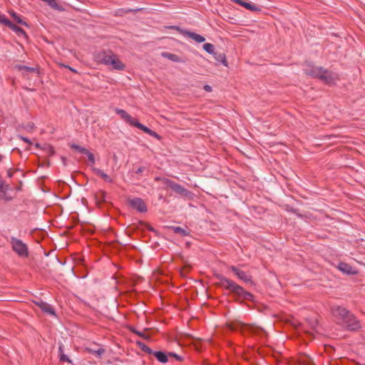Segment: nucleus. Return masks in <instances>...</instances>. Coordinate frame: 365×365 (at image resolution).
I'll list each match as a JSON object with an SVG mask.
<instances>
[{"label": "nucleus", "mask_w": 365, "mask_h": 365, "mask_svg": "<svg viewBox=\"0 0 365 365\" xmlns=\"http://www.w3.org/2000/svg\"><path fill=\"white\" fill-rule=\"evenodd\" d=\"M331 313L337 323L343 327L351 331H356L360 328L359 322L354 315L341 306H334L331 308Z\"/></svg>", "instance_id": "f257e3e1"}, {"label": "nucleus", "mask_w": 365, "mask_h": 365, "mask_svg": "<svg viewBox=\"0 0 365 365\" xmlns=\"http://www.w3.org/2000/svg\"><path fill=\"white\" fill-rule=\"evenodd\" d=\"M304 73L314 78H318L326 84H334L339 78L338 74L321 66L307 65Z\"/></svg>", "instance_id": "f03ea898"}, {"label": "nucleus", "mask_w": 365, "mask_h": 365, "mask_svg": "<svg viewBox=\"0 0 365 365\" xmlns=\"http://www.w3.org/2000/svg\"><path fill=\"white\" fill-rule=\"evenodd\" d=\"M216 277L220 281V284L226 289L235 293L243 299L254 301V296L252 294L245 291L243 287L237 284L232 280L227 279L222 274H217Z\"/></svg>", "instance_id": "7ed1b4c3"}, {"label": "nucleus", "mask_w": 365, "mask_h": 365, "mask_svg": "<svg viewBox=\"0 0 365 365\" xmlns=\"http://www.w3.org/2000/svg\"><path fill=\"white\" fill-rule=\"evenodd\" d=\"M115 112L120 115V117L125 120L127 123L129 124L139 128L140 130H143L145 133L148 134L150 136H153L157 139H160V136L155 133V131L152 130L147 126L144 125L143 124L140 123L138 120L133 118L130 115H129L125 110L120 108H115Z\"/></svg>", "instance_id": "20e7f679"}, {"label": "nucleus", "mask_w": 365, "mask_h": 365, "mask_svg": "<svg viewBox=\"0 0 365 365\" xmlns=\"http://www.w3.org/2000/svg\"><path fill=\"white\" fill-rule=\"evenodd\" d=\"M10 244L12 250L21 258H26L29 257V252L28 246L21 240L15 237H11Z\"/></svg>", "instance_id": "39448f33"}, {"label": "nucleus", "mask_w": 365, "mask_h": 365, "mask_svg": "<svg viewBox=\"0 0 365 365\" xmlns=\"http://www.w3.org/2000/svg\"><path fill=\"white\" fill-rule=\"evenodd\" d=\"M162 181L164 185L169 187L175 192L178 193L184 197H190L191 196L192 193L189 190L185 189L182 185L175 182L174 181L167 179V178L162 179Z\"/></svg>", "instance_id": "423d86ee"}, {"label": "nucleus", "mask_w": 365, "mask_h": 365, "mask_svg": "<svg viewBox=\"0 0 365 365\" xmlns=\"http://www.w3.org/2000/svg\"><path fill=\"white\" fill-rule=\"evenodd\" d=\"M170 28L172 29L177 30L178 31H179L184 36L188 37V38L192 39L193 41H195L197 43H202V42H204L205 41V38L204 36H202V35L198 34L195 33V32H192V31H190L182 29L179 26H171Z\"/></svg>", "instance_id": "0eeeda50"}, {"label": "nucleus", "mask_w": 365, "mask_h": 365, "mask_svg": "<svg viewBox=\"0 0 365 365\" xmlns=\"http://www.w3.org/2000/svg\"><path fill=\"white\" fill-rule=\"evenodd\" d=\"M114 54L111 51H101L95 53L94 59L99 63L108 66Z\"/></svg>", "instance_id": "6e6552de"}, {"label": "nucleus", "mask_w": 365, "mask_h": 365, "mask_svg": "<svg viewBox=\"0 0 365 365\" xmlns=\"http://www.w3.org/2000/svg\"><path fill=\"white\" fill-rule=\"evenodd\" d=\"M128 205L139 212H146L148 210L147 205L143 199L140 197L129 198L128 200Z\"/></svg>", "instance_id": "1a4fd4ad"}, {"label": "nucleus", "mask_w": 365, "mask_h": 365, "mask_svg": "<svg viewBox=\"0 0 365 365\" xmlns=\"http://www.w3.org/2000/svg\"><path fill=\"white\" fill-rule=\"evenodd\" d=\"M232 1L245 7L252 11H261V7L245 0H231Z\"/></svg>", "instance_id": "9d476101"}, {"label": "nucleus", "mask_w": 365, "mask_h": 365, "mask_svg": "<svg viewBox=\"0 0 365 365\" xmlns=\"http://www.w3.org/2000/svg\"><path fill=\"white\" fill-rule=\"evenodd\" d=\"M36 304L45 313L56 317V312L53 308L47 302L43 300L35 302Z\"/></svg>", "instance_id": "9b49d317"}, {"label": "nucleus", "mask_w": 365, "mask_h": 365, "mask_svg": "<svg viewBox=\"0 0 365 365\" xmlns=\"http://www.w3.org/2000/svg\"><path fill=\"white\" fill-rule=\"evenodd\" d=\"M337 268L343 273L350 275H354L357 274V270L345 262H339Z\"/></svg>", "instance_id": "f8f14e48"}, {"label": "nucleus", "mask_w": 365, "mask_h": 365, "mask_svg": "<svg viewBox=\"0 0 365 365\" xmlns=\"http://www.w3.org/2000/svg\"><path fill=\"white\" fill-rule=\"evenodd\" d=\"M108 66L118 71H123L125 68V64L118 58L116 54H114Z\"/></svg>", "instance_id": "ddd939ff"}, {"label": "nucleus", "mask_w": 365, "mask_h": 365, "mask_svg": "<svg viewBox=\"0 0 365 365\" xmlns=\"http://www.w3.org/2000/svg\"><path fill=\"white\" fill-rule=\"evenodd\" d=\"M92 170L96 173V175L101 177L105 182H109V183H112L113 182V178H111L108 175H107L103 170H101L98 168H93Z\"/></svg>", "instance_id": "4468645a"}, {"label": "nucleus", "mask_w": 365, "mask_h": 365, "mask_svg": "<svg viewBox=\"0 0 365 365\" xmlns=\"http://www.w3.org/2000/svg\"><path fill=\"white\" fill-rule=\"evenodd\" d=\"M153 354L161 363H166L168 361V355L163 351H154Z\"/></svg>", "instance_id": "2eb2a0df"}, {"label": "nucleus", "mask_w": 365, "mask_h": 365, "mask_svg": "<svg viewBox=\"0 0 365 365\" xmlns=\"http://www.w3.org/2000/svg\"><path fill=\"white\" fill-rule=\"evenodd\" d=\"M8 27H9L13 31H14L18 36H26V32L21 27L15 25L11 21L9 24Z\"/></svg>", "instance_id": "dca6fc26"}, {"label": "nucleus", "mask_w": 365, "mask_h": 365, "mask_svg": "<svg viewBox=\"0 0 365 365\" xmlns=\"http://www.w3.org/2000/svg\"><path fill=\"white\" fill-rule=\"evenodd\" d=\"M237 277L246 283L253 284L252 277L247 274L244 271L237 273Z\"/></svg>", "instance_id": "f3484780"}, {"label": "nucleus", "mask_w": 365, "mask_h": 365, "mask_svg": "<svg viewBox=\"0 0 365 365\" xmlns=\"http://www.w3.org/2000/svg\"><path fill=\"white\" fill-rule=\"evenodd\" d=\"M162 56L173 62H179L180 61L179 57L177 55L173 54V53L163 52L162 53Z\"/></svg>", "instance_id": "a211bd4d"}, {"label": "nucleus", "mask_w": 365, "mask_h": 365, "mask_svg": "<svg viewBox=\"0 0 365 365\" xmlns=\"http://www.w3.org/2000/svg\"><path fill=\"white\" fill-rule=\"evenodd\" d=\"M204 50L210 54H212L214 56L216 55L215 52V46L213 44L210 43H206L203 45Z\"/></svg>", "instance_id": "6ab92c4d"}, {"label": "nucleus", "mask_w": 365, "mask_h": 365, "mask_svg": "<svg viewBox=\"0 0 365 365\" xmlns=\"http://www.w3.org/2000/svg\"><path fill=\"white\" fill-rule=\"evenodd\" d=\"M172 229L175 233L180 234L181 236H187L189 234L186 230L181 227H173Z\"/></svg>", "instance_id": "aec40b11"}, {"label": "nucleus", "mask_w": 365, "mask_h": 365, "mask_svg": "<svg viewBox=\"0 0 365 365\" xmlns=\"http://www.w3.org/2000/svg\"><path fill=\"white\" fill-rule=\"evenodd\" d=\"M11 16L13 17L14 20L21 25L27 26V24L21 19L14 11L10 12Z\"/></svg>", "instance_id": "412c9836"}, {"label": "nucleus", "mask_w": 365, "mask_h": 365, "mask_svg": "<svg viewBox=\"0 0 365 365\" xmlns=\"http://www.w3.org/2000/svg\"><path fill=\"white\" fill-rule=\"evenodd\" d=\"M299 364L300 365H314L312 359L307 356H302L299 359Z\"/></svg>", "instance_id": "4be33fe9"}, {"label": "nucleus", "mask_w": 365, "mask_h": 365, "mask_svg": "<svg viewBox=\"0 0 365 365\" xmlns=\"http://www.w3.org/2000/svg\"><path fill=\"white\" fill-rule=\"evenodd\" d=\"M215 58L218 62H221L224 66H227V59L225 54H220L218 56L216 54Z\"/></svg>", "instance_id": "5701e85b"}, {"label": "nucleus", "mask_w": 365, "mask_h": 365, "mask_svg": "<svg viewBox=\"0 0 365 365\" xmlns=\"http://www.w3.org/2000/svg\"><path fill=\"white\" fill-rule=\"evenodd\" d=\"M16 68H17L19 71H26L27 72H34L35 71V68L33 67H29L27 66H23V65H17L15 66Z\"/></svg>", "instance_id": "b1692460"}, {"label": "nucleus", "mask_w": 365, "mask_h": 365, "mask_svg": "<svg viewBox=\"0 0 365 365\" xmlns=\"http://www.w3.org/2000/svg\"><path fill=\"white\" fill-rule=\"evenodd\" d=\"M71 148L73 149H75L78 152H79L81 153H85L86 155L88 153V152H89V150H88L86 148L81 147L80 145H76V144L71 145Z\"/></svg>", "instance_id": "393cba45"}, {"label": "nucleus", "mask_w": 365, "mask_h": 365, "mask_svg": "<svg viewBox=\"0 0 365 365\" xmlns=\"http://www.w3.org/2000/svg\"><path fill=\"white\" fill-rule=\"evenodd\" d=\"M138 344H139L140 347L141 348V349L143 351H144L145 352L148 353V354H153L154 351H153L150 347H148L145 344L139 343Z\"/></svg>", "instance_id": "a878e982"}, {"label": "nucleus", "mask_w": 365, "mask_h": 365, "mask_svg": "<svg viewBox=\"0 0 365 365\" xmlns=\"http://www.w3.org/2000/svg\"><path fill=\"white\" fill-rule=\"evenodd\" d=\"M11 21H9L4 14H0V24H2L6 26H9Z\"/></svg>", "instance_id": "bb28decb"}, {"label": "nucleus", "mask_w": 365, "mask_h": 365, "mask_svg": "<svg viewBox=\"0 0 365 365\" xmlns=\"http://www.w3.org/2000/svg\"><path fill=\"white\" fill-rule=\"evenodd\" d=\"M249 331L252 333H258L259 331H262V329L254 325L247 326Z\"/></svg>", "instance_id": "cd10ccee"}, {"label": "nucleus", "mask_w": 365, "mask_h": 365, "mask_svg": "<svg viewBox=\"0 0 365 365\" xmlns=\"http://www.w3.org/2000/svg\"><path fill=\"white\" fill-rule=\"evenodd\" d=\"M86 155L88 156V160L91 162V165H94L95 158H94L93 154L89 151V152H88Z\"/></svg>", "instance_id": "c85d7f7f"}, {"label": "nucleus", "mask_w": 365, "mask_h": 365, "mask_svg": "<svg viewBox=\"0 0 365 365\" xmlns=\"http://www.w3.org/2000/svg\"><path fill=\"white\" fill-rule=\"evenodd\" d=\"M132 331L133 333L136 334L137 335H138L140 337H143L144 339H147L148 338V336L145 335L143 331H138V330H135V329H132Z\"/></svg>", "instance_id": "c756f323"}, {"label": "nucleus", "mask_w": 365, "mask_h": 365, "mask_svg": "<svg viewBox=\"0 0 365 365\" xmlns=\"http://www.w3.org/2000/svg\"><path fill=\"white\" fill-rule=\"evenodd\" d=\"M105 353V349L103 348H100L98 350H96L93 351V354H95L98 356H101Z\"/></svg>", "instance_id": "7c9ffc66"}, {"label": "nucleus", "mask_w": 365, "mask_h": 365, "mask_svg": "<svg viewBox=\"0 0 365 365\" xmlns=\"http://www.w3.org/2000/svg\"><path fill=\"white\" fill-rule=\"evenodd\" d=\"M168 355L175 357L178 361H181L182 359V357L181 356L178 355L177 354L173 352H169Z\"/></svg>", "instance_id": "2f4dec72"}, {"label": "nucleus", "mask_w": 365, "mask_h": 365, "mask_svg": "<svg viewBox=\"0 0 365 365\" xmlns=\"http://www.w3.org/2000/svg\"><path fill=\"white\" fill-rule=\"evenodd\" d=\"M19 138L22 140L23 141L26 142V143H28L29 145H31V140L26 138V137H24V136H22V135H19Z\"/></svg>", "instance_id": "473e14b6"}, {"label": "nucleus", "mask_w": 365, "mask_h": 365, "mask_svg": "<svg viewBox=\"0 0 365 365\" xmlns=\"http://www.w3.org/2000/svg\"><path fill=\"white\" fill-rule=\"evenodd\" d=\"M230 269L235 273V275L237 276V273L238 272H240L242 270H240L239 269H237L236 267L235 266H231L230 267Z\"/></svg>", "instance_id": "72a5a7b5"}, {"label": "nucleus", "mask_w": 365, "mask_h": 365, "mask_svg": "<svg viewBox=\"0 0 365 365\" xmlns=\"http://www.w3.org/2000/svg\"><path fill=\"white\" fill-rule=\"evenodd\" d=\"M311 325H312V327L314 329V330H317V325H318V322L317 320L315 319H313L312 322H311Z\"/></svg>", "instance_id": "f704fd0d"}, {"label": "nucleus", "mask_w": 365, "mask_h": 365, "mask_svg": "<svg viewBox=\"0 0 365 365\" xmlns=\"http://www.w3.org/2000/svg\"><path fill=\"white\" fill-rule=\"evenodd\" d=\"M60 360L62 361H68L70 362L71 361L68 359V356L65 354H61V356H60Z\"/></svg>", "instance_id": "c9c22d12"}, {"label": "nucleus", "mask_w": 365, "mask_h": 365, "mask_svg": "<svg viewBox=\"0 0 365 365\" xmlns=\"http://www.w3.org/2000/svg\"><path fill=\"white\" fill-rule=\"evenodd\" d=\"M204 89H205L206 91H207V92H210V91H212V88H211V86H209V85H205V86H204Z\"/></svg>", "instance_id": "e433bc0d"}, {"label": "nucleus", "mask_w": 365, "mask_h": 365, "mask_svg": "<svg viewBox=\"0 0 365 365\" xmlns=\"http://www.w3.org/2000/svg\"><path fill=\"white\" fill-rule=\"evenodd\" d=\"M143 170H144V168H143V167H140V168H138L137 169V170L135 171V173H136V174H140V173H141L142 172H143Z\"/></svg>", "instance_id": "4c0bfd02"}, {"label": "nucleus", "mask_w": 365, "mask_h": 365, "mask_svg": "<svg viewBox=\"0 0 365 365\" xmlns=\"http://www.w3.org/2000/svg\"><path fill=\"white\" fill-rule=\"evenodd\" d=\"M66 67L68 68L69 70H71L73 72H75V73L76 72V69H74V68H71V67H70L68 66H66Z\"/></svg>", "instance_id": "58836bf2"}, {"label": "nucleus", "mask_w": 365, "mask_h": 365, "mask_svg": "<svg viewBox=\"0 0 365 365\" xmlns=\"http://www.w3.org/2000/svg\"><path fill=\"white\" fill-rule=\"evenodd\" d=\"M7 176H8V177H9V178H11V176H12V173H11V171H9H9H7Z\"/></svg>", "instance_id": "ea45409f"}]
</instances>
